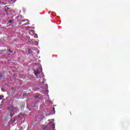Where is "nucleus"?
Returning <instances> with one entry per match:
<instances>
[{
  "label": "nucleus",
  "instance_id": "nucleus-1",
  "mask_svg": "<svg viewBox=\"0 0 130 130\" xmlns=\"http://www.w3.org/2000/svg\"><path fill=\"white\" fill-rule=\"evenodd\" d=\"M8 112L7 115H10V117H13L15 115V108L13 106H10L7 108Z\"/></svg>",
  "mask_w": 130,
  "mask_h": 130
},
{
  "label": "nucleus",
  "instance_id": "nucleus-14",
  "mask_svg": "<svg viewBox=\"0 0 130 130\" xmlns=\"http://www.w3.org/2000/svg\"><path fill=\"white\" fill-rule=\"evenodd\" d=\"M25 21H26V20H21V22H25Z\"/></svg>",
  "mask_w": 130,
  "mask_h": 130
},
{
  "label": "nucleus",
  "instance_id": "nucleus-6",
  "mask_svg": "<svg viewBox=\"0 0 130 130\" xmlns=\"http://www.w3.org/2000/svg\"><path fill=\"white\" fill-rule=\"evenodd\" d=\"M17 119H18V117L15 116V117H14V120H13V122H15V121H16V120H17Z\"/></svg>",
  "mask_w": 130,
  "mask_h": 130
},
{
  "label": "nucleus",
  "instance_id": "nucleus-2",
  "mask_svg": "<svg viewBox=\"0 0 130 130\" xmlns=\"http://www.w3.org/2000/svg\"><path fill=\"white\" fill-rule=\"evenodd\" d=\"M34 74L37 78H38V75L40 74V71L39 70L34 71Z\"/></svg>",
  "mask_w": 130,
  "mask_h": 130
},
{
  "label": "nucleus",
  "instance_id": "nucleus-4",
  "mask_svg": "<svg viewBox=\"0 0 130 130\" xmlns=\"http://www.w3.org/2000/svg\"><path fill=\"white\" fill-rule=\"evenodd\" d=\"M5 9L6 10V12H8L9 10H10V8L8 7V6H5Z\"/></svg>",
  "mask_w": 130,
  "mask_h": 130
},
{
  "label": "nucleus",
  "instance_id": "nucleus-10",
  "mask_svg": "<svg viewBox=\"0 0 130 130\" xmlns=\"http://www.w3.org/2000/svg\"><path fill=\"white\" fill-rule=\"evenodd\" d=\"M9 52H11V53H13V51L11 50V49L8 50Z\"/></svg>",
  "mask_w": 130,
  "mask_h": 130
},
{
  "label": "nucleus",
  "instance_id": "nucleus-7",
  "mask_svg": "<svg viewBox=\"0 0 130 130\" xmlns=\"http://www.w3.org/2000/svg\"><path fill=\"white\" fill-rule=\"evenodd\" d=\"M43 129H44V130H48V129H47V126H46L45 127H43Z\"/></svg>",
  "mask_w": 130,
  "mask_h": 130
},
{
  "label": "nucleus",
  "instance_id": "nucleus-13",
  "mask_svg": "<svg viewBox=\"0 0 130 130\" xmlns=\"http://www.w3.org/2000/svg\"><path fill=\"white\" fill-rule=\"evenodd\" d=\"M53 111H54V112H55V108H53Z\"/></svg>",
  "mask_w": 130,
  "mask_h": 130
},
{
  "label": "nucleus",
  "instance_id": "nucleus-12",
  "mask_svg": "<svg viewBox=\"0 0 130 130\" xmlns=\"http://www.w3.org/2000/svg\"><path fill=\"white\" fill-rule=\"evenodd\" d=\"M2 2H5V3H8L7 0H2Z\"/></svg>",
  "mask_w": 130,
  "mask_h": 130
},
{
  "label": "nucleus",
  "instance_id": "nucleus-3",
  "mask_svg": "<svg viewBox=\"0 0 130 130\" xmlns=\"http://www.w3.org/2000/svg\"><path fill=\"white\" fill-rule=\"evenodd\" d=\"M8 4H9V3L8 2H0V5H2V6H6V5H8Z\"/></svg>",
  "mask_w": 130,
  "mask_h": 130
},
{
  "label": "nucleus",
  "instance_id": "nucleus-16",
  "mask_svg": "<svg viewBox=\"0 0 130 130\" xmlns=\"http://www.w3.org/2000/svg\"><path fill=\"white\" fill-rule=\"evenodd\" d=\"M26 25H27V24H24L22 25V26H26Z\"/></svg>",
  "mask_w": 130,
  "mask_h": 130
},
{
  "label": "nucleus",
  "instance_id": "nucleus-8",
  "mask_svg": "<svg viewBox=\"0 0 130 130\" xmlns=\"http://www.w3.org/2000/svg\"><path fill=\"white\" fill-rule=\"evenodd\" d=\"M4 98V95H0V100H2Z\"/></svg>",
  "mask_w": 130,
  "mask_h": 130
},
{
  "label": "nucleus",
  "instance_id": "nucleus-11",
  "mask_svg": "<svg viewBox=\"0 0 130 130\" xmlns=\"http://www.w3.org/2000/svg\"><path fill=\"white\" fill-rule=\"evenodd\" d=\"M52 127H53V128H55V125L54 124H52Z\"/></svg>",
  "mask_w": 130,
  "mask_h": 130
},
{
  "label": "nucleus",
  "instance_id": "nucleus-15",
  "mask_svg": "<svg viewBox=\"0 0 130 130\" xmlns=\"http://www.w3.org/2000/svg\"><path fill=\"white\" fill-rule=\"evenodd\" d=\"M3 78V76L0 75V79H2Z\"/></svg>",
  "mask_w": 130,
  "mask_h": 130
},
{
  "label": "nucleus",
  "instance_id": "nucleus-5",
  "mask_svg": "<svg viewBox=\"0 0 130 130\" xmlns=\"http://www.w3.org/2000/svg\"><path fill=\"white\" fill-rule=\"evenodd\" d=\"M13 22H14V19H10V20H9L8 24H10L11 23H13Z\"/></svg>",
  "mask_w": 130,
  "mask_h": 130
},
{
  "label": "nucleus",
  "instance_id": "nucleus-9",
  "mask_svg": "<svg viewBox=\"0 0 130 130\" xmlns=\"http://www.w3.org/2000/svg\"><path fill=\"white\" fill-rule=\"evenodd\" d=\"M16 1H17V0H14V1H13V0H11V2H12L13 4H15V3H16Z\"/></svg>",
  "mask_w": 130,
  "mask_h": 130
}]
</instances>
